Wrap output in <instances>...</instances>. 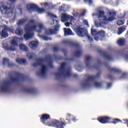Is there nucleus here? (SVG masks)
Masks as SVG:
<instances>
[{"label": "nucleus", "mask_w": 128, "mask_h": 128, "mask_svg": "<svg viewBox=\"0 0 128 128\" xmlns=\"http://www.w3.org/2000/svg\"><path fill=\"white\" fill-rule=\"evenodd\" d=\"M36 26L38 24L34 22V20H30L29 23L25 26V34H24L25 40H28L34 38V34L32 32H40V30L44 28V26L42 23L38 24V27Z\"/></svg>", "instance_id": "1"}, {"label": "nucleus", "mask_w": 128, "mask_h": 128, "mask_svg": "<svg viewBox=\"0 0 128 128\" xmlns=\"http://www.w3.org/2000/svg\"><path fill=\"white\" fill-rule=\"evenodd\" d=\"M10 2H16V0H9Z\"/></svg>", "instance_id": "44"}, {"label": "nucleus", "mask_w": 128, "mask_h": 128, "mask_svg": "<svg viewBox=\"0 0 128 128\" xmlns=\"http://www.w3.org/2000/svg\"><path fill=\"white\" fill-rule=\"evenodd\" d=\"M54 52H56L58 50V48L54 47Z\"/></svg>", "instance_id": "40"}, {"label": "nucleus", "mask_w": 128, "mask_h": 128, "mask_svg": "<svg viewBox=\"0 0 128 128\" xmlns=\"http://www.w3.org/2000/svg\"><path fill=\"white\" fill-rule=\"evenodd\" d=\"M106 34V32L104 30H101L100 32H98V40H102L104 38V36Z\"/></svg>", "instance_id": "17"}, {"label": "nucleus", "mask_w": 128, "mask_h": 128, "mask_svg": "<svg viewBox=\"0 0 128 128\" xmlns=\"http://www.w3.org/2000/svg\"><path fill=\"white\" fill-rule=\"evenodd\" d=\"M84 24H86V26H88V28L90 27V26H88V22L86 20H84Z\"/></svg>", "instance_id": "33"}, {"label": "nucleus", "mask_w": 128, "mask_h": 128, "mask_svg": "<svg viewBox=\"0 0 128 128\" xmlns=\"http://www.w3.org/2000/svg\"><path fill=\"white\" fill-rule=\"evenodd\" d=\"M50 115L48 114H44L40 118L43 124H44V121L46 120H50Z\"/></svg>", "instance_id": "20"}, {"label": "nucleus", "mask_w": 128, "mask_h": 128, "mask_svg": "<svg viewBox=\"0 0 128 128\" xmlns=\"http://www.w3.org/2000/svg\"><path fill=\"white\" fill-rule=\"evenodd\" d=\"M2 8L3 10H2V14H8V12H16V9L10 8L8 6H3Z\"/></svg>", "instance_id": "13"}, {"label": "nucleus", "mask_w": 128, "mask_h": 128, "mask_svg": "<svg viewBox=\"0 0 128 128\" xmlns=\"http://www.w3.org/2000/svg\"><path fill=\"white\" fill-rule=\"evenodd\" d=\"M77 16H80V14H77Z\"/></svg>", "instance_id": "49"}, {"label": "nucleus", "mask_w": 128, "mask_h": 128, "mask_svg": "<svg viewBox=\"0 0 128 128\" xmlns=\"http://www.w3.org/2000/svg\"><path fill=\"white\" fill-rule=\"evenodd\" d=\"M10 81L7 80L4 82L2 84L1 86V90L3 92H6L10 90Z\"/></svg>", "instance_id": "10"}, {"label": "nucleus", "mask_w": 128, "mask_h": 128, "mask_svg": "<svg viewBox=\"0 0 128 128\" xmlns=\"http://www.w3.org/2000/svg\"><path fill=\"white\" fill-rule=\"evenodd\" d=\"M91 33L92 36H94V38L95 40H98V32L96 29H94V28L92 27L91 28Z\"/></svg>", "instance_id": "15"}, {"label": "nucleus", "mask_w": 128, "mask_h": 128, "mask_svg": "<svg viewBox=\"0 0 128 128\" xmlns=\"http://www.w3.org/2000/svg\"><path fill=\"white\" fill-rule=\"evenodd\" d=\"M124 24V20H119L117 22V24L118 26H122Z\"/></svg>", "instance_id": "28"}, {"label": "nucleus", "mask_w": 128, "mask_h": 128, "mask_svg": "<svg viewBox=\"0 0 128 128\" xmlns=\"http://www.w3.org/2000/svg\"><path fill=\"white\" fill-rule=\"evenodd\" d=\"M28 90H28L25 89V92H28Z\"/></svg>", "instance_id": "48"}, {"label": "nucleus", "mask_w": 128, "mask_h": 128, "mask_svg": "<svg viewBox=\"0 0 128 128\" xmlns=\"http://www.w3.org/2000/svg\"><path fill=\"white\" fill-rule=\"evenodd\" d=\"M112 86V84L111 83H108L107 85L108 88H110Z\"/></svg>", "instance_id": "36"}, {"label": "nucleus", "mask_w": 128, "mask_h": 128, "mask_svg": "<svg viewBox=\"0 0 128 128\" xmlns=\"http://www.w3.org/2000/svg\"><path fill=\"white\" fill-rule=\"evenodd\" d=\"M126 40L124 38H120L117 42V44H118L119 46H122L123 44H124Z\"/></svg>", "instance_id": "23"}, {"label": "nucleus", "mask_w": 128, "mask_h": 128, "mask_svg": "<svg viewBox=\"0 0 128 128\" xmlns=\"http://www.w3.org/2000/svg\"><path fill=\"white\" fill-rule=\"evenodd\" d=\"M64 36H74V34L72 32V30L70 28H64Z\"/></svg>", "instance_id": "19"}, {"label": "nucleus", "mask_w": 128, "mask_h": 128, "mask_svg": "<svg viewBox=\"0 0 128 128\" xmlns=\"http://www.w3.org/2000/svg\"><path fill=\"white\" fill-rule=\"evenodd\" d=\"M8 64V59L6 58H4L3 59V64Z\"/></svg>", "instance_id": "29"}, {"label": "nucleus", "mask_w": 128, "mask_h": 128, "mask_svg": "<svg viewBox=\"0 0 128 128\" xmlns=\"http://www.w3.org/2000/svg\"><path fill=\"white\" fill-rule=\"evenodd\" d=\"M126 58V60H128V56H127V57Z\"/></svg>", "instance_id": "51"}, {"label": "nucleus", "mask_w": 128, "mask_h": 128, "mask_svg": "<svg viewBox=\"0 0 128 128\" xmlns=\"http://www.w3.org/2000/svg\"><path fill=\"white\" fill-rule=\"evenodd\" d=\"M87 38L90 42H92V38H90V36L88 35Z\"/></svg>", "instance_id": "35"}, {"label": "nucleus", "mask_w": 128, "mask_h": 128, "mask_svg": "<svg viewBox=\"0 0 128 128\" xmlns=\"http://www.w3.org/2000/svg\"><path fill=\"white\" fill-rule=\"evenodd\" d=\"M92 78H94V76H89V79H90V80H92Z\"/></svg>", "instance_id": "43"}, {"label": "nucleus", "mask_w": 128, "mask_h": 128, "mask_svg": "<svg viewBox=\"0 0 128 128\" xmlns=\"http://www.w3.org/2000/svg\"><path fill=\"white\" fill-rule=\"evenodd\" d=\"M102 8H100L98 9L99 12V20L100 22L96 21L95 22V26L97 28L98 26H104V24H106L108 22H112L114 20L116 12L114 10H110L107 9L108 16H104V12L102 10Z\"/></svg>", "instance_id": "2"}, {"label": "nucleus", "mask_w": 128, "mask_h": 128, "mask_svg": "<svg viewBox=\"0 0 128 128\" xmlns=\"http://www.w3.org/2000/svg\"><path fill=\"white\" fill-rule=\"evenodd\" d=\"M107 58H108V60H112V59L110 58V56H108Z\"/></svg>", "instance_id": "41"}, {"label": "nucleus", "mask_w": 128, "mask_h": 128, "mask_svg": "<svg viewBox=\"0 0 128 128\" xmlns=\"http://www.w3.org/2000/svg\"><path fill=\"white\" fill-rule=\"evenodd\" d=\"M68 116H70V114H68Z\"/></svg>", "instance_id": "52"}, {"label": "nucleus", "mask_w": 128, "mask_h": 128, "mask_svg": "<svg viewBox=\"0 0 128 128\" xmlns=\"http://www.w3.org/2000/svg\"><path fill=\"white\" fill-rule=\"evenodd\" d=\"M20 40H24V38H20Z\"/></svg>", "instance_id": "46"}, {"label": "nucleus", "mask_w": 128, "mask_h": 128, "mask_svg": "<svg viewBox=\"0 0 128 128\" xmlns=\"http://www.w3.org/2000/svg\"><path fill=\"white\" fill-rule=\"evenodd\" d=\"M115 72H120V70L118 69H115Z\"/></svg>", "instance_id": "39"}, {"label": "nucleus", "mask_w": 128, "mask_h": 128, "mask_svg": "<svg viewBox=\"0 0 128 128\" xmlns=\"http://www.w3.org/2000/svg\"><path fill=\"white\" fill-rule=\"evenodd\" d=\"M102 83L98 82H94V86L96 88H102Z\"/></svg>", "instance_id": "26"}, {"label": "nucleus", "mask_w": 128, "mask_h": 128, "mask_svg": "<svg viewBox=\"0 0 128 128\" xmlns=\"http://www.w3.org/2000/svg\"><path fill=\"white\" fill-rule=\"evenodd\" d=\"M44 6L45 8H46L47 6H48V3H45L44 4Z\"/></svg>", "instance_id": "38"}, {"label": "nucleus", "mask_w": 128, "mask_h": 128, "mask_svg": "<svg viewBox=\"0 0 128 128\" xmlns=\"http://www.w3.org/2000/svg\"><path fill=\"white\" fill-rule=\"evenodd\" d=\"M18 40H20V38L16 37H14L11 41V46H10L7 44H4V48L6 50H12L13 52L16 50V46H18Z\"/></svg>", "instance_id": "5"}, {"label": "nucleus", "mask_w": 128, "mask_h": 128, "mask_svg": "<svg viewBox=\"0 0 128 128\" xmlns=\"http://www.w3.org/2000/svg\"><path fill=\"white\" fill-rule=\"evenodd\" d=\"M90 58H92L90 56H87L86 57V66H88V62H90Z\"/></svg>", "instance_id": "27"}, {"label": "nucleus", "mask_w": 128, "mask_h": 128, "mask_svg": "<svg viewBox=\"0 0 128 128\" xmlns=\"http://www.w3.org/2000/svg\"><path fill=\"white\" fill-rule=\"evenodd\" d=\"M74 30L77 34V35L78 36H81V38H84L85 34H86V32L80 26L77 27L76 29H74Z\"/></svg>", "instance_id": "11"}, {"label": "nucleus", "mask_w": 128, "mask_h": 128, "mask_svg": "<svg viewBox=\"0 0 128 128\" xmlns=\"http://www.w3.org/2000/svg\"><path fill=\"white\" fill-rule=\"evenodd\" d=\"M36 56V54H34L32 53H30V52H28L27 54V56L28 58L30 60L32 58H34V56Z\"/></svg>", "instance_id": "25"}, {"label": "nucleus", "mask_w": 128, "mask_h": 128, "mask_svg": "<svg viewBox=\"0 0 128 128\" xmlns=\"http://www.w3.org/2000/svg\"><path fill=\"white\" fill-rule=\"evenodd\" d=\"M120 18H124V14H123L122 16H121Z\"/></svg>", "instance_id": "45"}, {"label": "nucleus", "mask_w": 128, "mask_h": 128, "mask_svg": "<svg viewBox=\"0 0 128 128\" xmlns=\"http://www.w3.org/2000/svg\"><path fill=\"white\" fill-rule=\"evenodd\" d=\"M126 30V28H119L118 32V34L120 36V34H122Z\"/></svg>", "instance_id": "24"}, {"label": "nucleus", "mask_w": 128, "mask_h": 128, "mask_svg": "<svg viewBox=\"0 0 128 128\" xmlns=\"http://www.w3.org/2000/svg\"><path fill=\"white\" fill-rule=\"evenodd\" d=\"M0 34H1V33H0Z\"/></svg>", "instance_id": "53"}, {"label": "nucleus", "mask_w": 128, "mask_h": 128, "mask_svg": "<svg viewBox=\"0 0 128 128\" xmlns=\"http://www.w3.org/2000/svg\"><path fill=\"white\" fill-rule=\"evenodd\" d=\"M64 126H65L64 124V120L60 119V121L58 122L56 120H55L52 125V126H55L57 128H64Z\"/></svg>", "instance_id": "12"}, {"label": "nucleus", "mask_w": 128, "mask_h": 128, "mask_svg": "<svg viewBox=\"0 0 128 128\" xmlns=\"http://www.w3.org/2000/svg\"><path fill=\"white\" fill-rule=\"evenodd\" d=\"M86 12V10H84L83 12H82L80 16H84V14Z\"/></svg>", "instance_id": "34"}, {"label": "nucleus", "mask_w": 128, "mask_h": 128, "mask_svg": "<svg viewBox=\"0 0 128 128\" xmlns=\"http://www.w3.org/2000/svg\"><path fill=\"white\" fill-rule=\"evenodd\" d=\"M15 34L18 36H22L24 34V30L20 29V28H17Z\"/></svg>", "instance_id": "22"}, {"label": "nucleus", "mask_w": 128, "mask_h": 128, "mask_svg": "<svg viewBox=\"0 0 128 128\" xmlns=\"http://www.w3.org/2000/svg\"><path fill=\"white\" fill-rule=\"evenodd\" d=\"M48 62V60L46 59L40 58L36 60V64H33L34 66H40V70L38 74L40 76H44L46 74V66H45V64Z\"/></svg>", "instance_id": "3"}, {"label": "nucleus", "mask_w": 128, "mask_h": 128, "mask_svg": "<svg viewBox=\"0 0 128 128\" xmlns=\"http://www.w3.org/2000/svg\"><path fill=\"white\" fill-rule=\"evenodd\" d=\"M24 20H20L19 22L18 23V26H20V24H24Z\"/></svg>", "instance_id": "31"}, {"label": "nucleus", "mask_w": 128, "mask_h": 128, "mask_svg": "<svg viewBox=\"0 0 128 128\" xmlns=\"http://www.w3.org/2000/svg\"><path fill=\"white\" fill-rule=\"evenodd\" d=\"M19 48L20 50H24V52H28V46H26L24 45V44H20Z\"/></svg>", "instance_id": "21"}, {"label": "nucleus", "mask_w": 128, "mask_h": 128, "mask_svg": "<svg viewBox=\"0 0 128 128\" xmlns=\"http://www.w3.org/2000/svg\"><path fill=\"white\" fill-rule=\"evenodd\" d=\"M118 122H122L121 120L118 119H115L113 121V124H118Z\"/></svg>", "instance_id": "30"}, {"label": "nucleus", "mask_w": 128, "mask_h": 128, "mask_svg": "<svg viewBox=\"0 0 128 128\" xmlns=\"http://www.w3.org/2000/svg\"><path fill=\"white\" fill-rule=\"evenodd\" d=\"M43 40H48V38H46V37H43Z\"/></svg>", "instance_id": "42"}, {"label": "nucleus", "mask_w": 128, "mask_h": 128, "mask_svg": "<svg viewBox=\"0 0 128 128\" xmlns=\"http://www.w3.org/2000/svg\"><path fill=\"white\" fill-rule=\"evenodd\" d=\"M27 8L29 12H38L39 14H43L46 10L44 8H39L34 4H28L27 5Z\"/></svg>", "instance_id": "7"}, {"label": "nucleus", "mask_w": 128, "mask_h": 128, "mask_svg": "<svg viewBox=\"0 0 128 128\" xmlns=\"http://www.w3.org/2000/svg\"><path fill=\"white\" fill-rule=\"evenodd\" d=\"M66 63H63L59 69V72H64L66 76H70V74H72V72L70 71V69L66 68Z\"/></svg>", "instance_id": "8"}, {"label": "nucleus", "mask_w": 128, "mask_h": 128, "mask_svg": "<svg viewBox=\"0 0 128 128\" xmlns=\"http://www.w3.org/2000/svg\"><path fill=\"white\" fill-rule=\"evenodd\" d=\"M77 48H80V46L78 44L77 45Z\"/></svg>", "instance_id": "47"}, {"label": "nucleus", "mask_w": 128, "mask_h": 128, "mask_svg": "<svg viewBox=\"0 0 128 128\" xmlns=\"http://www.w3.org/2000/svg\"><path fill=\"white\" fill-rule=\"evenodd\" d=\"M84 2H88L89 4H92V0H84Z\"/></svg>", "instance_id": "32"}, {"label": "nucleus", "mask_w": 128, "mask_h": 128, "mask_svg": "<svg viewBox=\"0 0 128 128\" xmlns=\"http://www.w3.org/2000/svg\"><path fill=\"white\" fill-rule=\"evenodd\" d=\"M80 54V50H78L76 53V56H79Z\"/></svg>", "instance_id": "37"}, {"label": "nucleus", "mask_w": 128, "mask_h": 128, "mask_svg": "<svg viewBox=\"0 0 128 128\" xmlns=\"http://www.w3.org/2000/svg\"><path fill=\"white\" fill-rule=\"evenodd\" d=\"M16 62L19 64H26V60L24 59L18 58L16 60Z\"/></svg>", "instance_id": "18"}, {"label": "nucleus", "mask_w": 128, "mask_h": 128, "mask_svg": "<svg viewBox=\"0 0 128 128\" xmlns=\"http://www.w3.org/2000/svg\"><path fill=\"white\" fill-rule=\"evenodd\" d=\"M70 20V22H66L65 26L67 28H69V26L74 28V26H72V22H74V18L68 14H62V22H68V20Z\"/></svg>", "instance_id": "6"}, {"label": "nucleus", "mask_w": 128, "mask_h": 128, "mask_svg": "<svg viewBox=\"0 0 128 128\" xmlns=\"http://www.w3.org/2000/svg\"><path fill=\"white\" fill-rule=\"evenodd\" d=\"M4 30L2 31L0 34L2 38H6L8 36V32H12L14 29L10 28H8L6 25L3 26Z\"/></svg>", "instance_id": "9"}, {"label": "nucleus", "mask_w": 128, "mask_h": 128, "mask_svg": "<svg viewBox=\"0 0 128 128\" xmlns=\"http://www.w3.org/2000/svg\"><path fill=\"white\" fill-rule=\"evenodd\" d=\"M110 120V118L108 116L105 117H100L98 118V120L100 122L101 124H108V120Z\"/></svg>", "instance_id": "14"}, {"label": "nucleus", "mask_w": 128, "mask_h": 128, "mask_svg": "<svg viewBox=\"0 0 128 128\" xmlns=\"http://www.w3.org/2000/svg\"><path fill=\"white\" fill-rule=\"evenodd\" d=\"M48 16H51V18H53V20L51 21V24H54V20L56 22V26L55 27L54 30H46V34H56V31L58 30V28H60V25L58 24V17L52 14V12H48Z\"/></svg>", "instance_id": "4"}, {"label": "nucleus", "mask_w": 128, "mask_h": 128, "mask_svg": "<svg viewBox=\"0 0 128 128\" xmlns=\"http://www.w3.org/2000/svg\"><path fill=\"white\" fill-rule=\"evenodd\" d=\"M74 122H76V119H74Z\"/></svg>", "instance_id": "50"}, {"label": "nucleus", "mask_w": 128, "mask_h": 128, "mask_svg": "<svg viewBox=\"0 0 128 128\" xmlns=\"http://www.w3.org/2000/svg\"><path fill=\"white\" fill-rule=\"evenodd\" d=\"M29 46L32 50H36L38 46V41H32L29 44Z\"/></svg>", "instance_id": "16"}]
</instances>
